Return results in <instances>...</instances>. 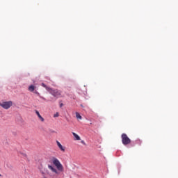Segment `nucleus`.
<instances>
[{
  "label": "nucleus",
  "instance_id": "1",
  "mask_svg": "<svg viewBox=\"0 0 178 178\" xmlns=\"http://www.w3.org/2000/svg\"><path fill=\"white\" fill-rule=\"evenodd\" d=\"M42 87H44V88H45L47 90V91H48L49 92V94H51V95H53V97H60V95H61V92L60 90L56 89L54 90L52 88H51L49 86H47V85H45V83H42L41 84Z\"/></svg>",
  "mask_w": 178,
  "mask_h": 178
},
{
  "label": "nucleus",
  "instance_id": "2",
  "mask_svg": "<svg viewBox=\"0 0 178 178\" xmlns=\"http://www.w3.org/2000/svg\"><path fill=\"white\" fill-rule=\"evenodd\" d=\"M53 164L56 165L58 170H59L60 172H63V165H62V163H60V161H59L58 159H53Z\"/></svg>",
  "mask_w": 178,
  "mask_h": 178
},
{
  "label": "nucleus",
  "instance_id": "3",
  "mask_svg": "<svg viewBox=\"0 0 178 178\" xmlns=\"http://www.w3.org/2000/svg\"><path fill=\"white\" fill-rule=\"evenodd\" d=\"M122 138V143L124 145H129V144H131V140L129 139V136H127V134H122L121 136Z\"/></svg>",
  "mask_w": 178,
  "mask_h": 178
},
{
  "label": "nucleus",
  "instance_id": "4",
  "mask_svg": "<svg viewBox=\"0 0 178 178\" xmlns=\"http://www.w3.org/2000/svg\"><path fill=\"white\" fill-rule=\"evenodd\" d=\"M12 105H13V102H12V101L3 102L0 103V106H1V108H3V109H9V108H10Z\"/></svg>",
  "mask_w": 178,
  "mask_h": 178
},
{
  "label": "nucleus",
  "instance_id": "5",
  "mask_svg": "<svg viewBox=\"0 0 178 178\" xmlns=\"http://www.w3.org/2000/svg\"><path fill=\"white\" fill-rule=\"evenodd\" d=\"M56 144L59 148V149H60V151H62L63 152H65V151H66V147H63L62 145V144L60 143L59 141L56 140Z\"/></svg>",
  "mask_w": 178,
  "mask_h": 178
},
{
  "label": "nucleus",
  "instance_id": "6",
  "mask_svg": "<svg viewBox=\"0 0 178 178\" xmlns=\"http://www.w3.org/2000/svg\"><path fill=\"white\" fill-rule=\"evenodd\" d=\"M35 113L37 115L38 119L40 120V122H45V119L41 116V114H40V112L37 110H35Z\"/></svg>",
  "mask_w": 178,
  "mask_h": 178
},
{
  "label": "nucleus",
  "instance_id": "7",
  "mask_svg": "<svg viewBox=\"0 0 178 178\" xmlns=\"http://www.w3.org/2000/svg\"><path fill=\"white\" fill-rule=\"evenodd\" d=\"M48 168L51 170V172H54V173H56L58 174V170H56V168H54V166L51 165H48Z\"/></svg>",
  "mask_w": 178,
  "mask_h": 178
},
{
  "label": "nucleus",
  "instance_id": "8",
  "mask_svg": "<svg viewBox=\"0 0 178 178\" xmlns=\"http://www.w3.org/2000/svg\"><path fill=\"white\" fill-rule=\"evenodd\" d=\"M35 88H36V87L34 85H31V86H29L28 90L31 92H34V90H35Z\"/></svg>",
  "mask_w": 178,
  "mask_h": 178
},
{
  "label": "nucleus",
  "instance_id": "9",
  "mask_svg": "<svg viewBox=\"0 0 178 178\" xmlns=\"http://www.w3.org/2000/svg\"><path fill=\"white\" fill-rule=\"evenodd\" d=\"M74 137L75 138V140H77L78 141L80 140V136H79V135H77V134L73 132L72 133Z\"/></svg>",
  "mask_w": 178,
  "mask_h": 178
},
{
  "label": "nucleus",
  "instance_id": "10",
  "mask_svg": "<svg viewBox=\"0 0 178 178\" xmlns=\"http://www.w3.org/2000/svg\"><path fill=\"white\" fill-rule=\"evenodd\" d=\"M76 117L77 119H81V120L82 119L81 115L79 113H76Z\"/></svg>",
  "mask_w": 178,
  "mask_h": 178
},
{
  "label": "nucleus",
  "instance_id": "11",
  "mask_svg": "<svg viewBox=\"0 0 178 178\" xmlns=\"http://www.w3.org/2000/svg\"><path fill=\"white\" fill-rule=\"evenodd\" d=\"M42 175L43 176V178H47V177H45V172H42Z\"/></svg>",
  "mask_w": 178,
  "mask_h": 178
},
{
  "label": "nucleus",
  "instance_id": "12",
  "mask_svg": "<svg viewBox=\"0 0 178 178\" xmlns=\"http://www.w3.org/2000/svg\"><path fill=\"white\" fill-rule=\"evenodd\" d=\"M58 116H59V113H58L54 115V118H58Z\"/></svg>",
  "mask_w": 178,
  "mask_h": 178
},
{
  "label": "nucleus",
  "instance_id": "13",
  "mask_svg": "<svg viewBox=\"0 0 178 178\" xmlns=\"http://www.w3.org/2000/svg\"><path fill=\"white\" fill-rule=\"evenodd\" d=\"M34 93H35V94H38V95H40V93H39L37 90H35V91L34 92Z\"/></svg>",
  "mask_w": 178,
  "mask_h": 178
},
{
  "label": "nucleus",
  "instance_id": "14",
  "mask_svg": "<svg viewBox=\"0 0 178 178\" xmlns=\"http://www.w3.org/2000/svg\"><path fill=\"white\" fill-rule=\"evenodd\" d=\"M46 175H49V171H48L47 170H46Z\"/></svg>",
  "mask_w": 178,
  "mask_h": 178
},
{
  "label": "nucleus",
  "instance_id": "15",
  "mask_svg": "<svg viewBox=\"0 0 178 178\" xmlns=\"http://www.w3.org/2000/svg\"><path fill=\"white\" fill-rule=\"evenodd\" d=\"M62 106H63V104L61 103V104H60V107L62 108Z\"/></svg>",
  "mask_w": 178,
  "mask_h": 178
},
{
  "label": "nucleus",
  "instance_id": "16",
  "mask_svg": "<svg viewBox=\"0 0 178 178\" xmlns=\"http://www.w3.org/2000/svg\"><path fill=\"white\" fill-rule=\"evenodd\" d=\"M41 98H42V99H44V101L46 100V99L44 97H41Z\"/></svg>",
  "mask_w": 178,
  "mask_h": 178
}]
</instances>
